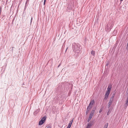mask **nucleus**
I'll use <instances>...</instances> for the list:
<instances>
[{"label": "nucleus", "instance_id": "f257e3e1", "mask_svg": "<svg viewBox=\"0 0 128 128\" xmlns=\"http://www.w3.org/2000/svg\"><path fill=\"white\" fill-rule=\"evenodd\" d=\"M72 48L75 53L74 56L76 57L78 56L80 53L82 49L80 45L78 44L73 43L72 45Z\"/></svg>", "mask_w": 128, "mask_h": 128}, {"label": "nucleus", "instance_id": "f03ea898", "mask_svg": "<svg viewBox=\"0 0 128 128\" xmlns=\"http://www.w3.org/2000/svg\"><path fill=\"white\" fill-rule=\"evenodd\" d=\"M113 24V22H112L108 23L106 28V30L107 32H109L110 30L112 28Z\"/></svg>", "mask_w": 128, "mask_h": 128}, {"label": "nucleus", "instance_id": "7ed1b4c3", "mask_svg": "<svg viewBox=\"0 0 128 128\" xmlns=\"http://www.w3.org/2000/svg\"><path fill=\"white\" fill-rule=\"evenodd\" d=\"M46 120V118L45 116H44L42 118L41 120L39 122L38 125H41Z\"/></svg>", "mask_w": 128, "mask_h": 128}, {"label": "nucleus", "instance_id": "20e7f679", "mask_svg": "<svg viewBox=\"0 0 128 128\" xmlns=\"http://www.w3.org/2000/svg\"><path fill=\"white\" fill-rule=\"evenodd\" d=\"M113 100L114 97L112 96L110 98L109 101V102L108 103V106L109 108L110 107V106L112 105Z\"/></svg>", "mask_w": 128, "mask_h": 128}, {"label": "nucleus", "instance_id": "39448f33", "mask_svg": "<svg viewBox=\"0 0 128 128\" xmlns=\"http://www.w3.org/2000/svg\"><path fill=\"white\" fill-rule=\"evenodd\" d=\"M110 93V92H107L106 91V94H105V96L104 98V99L106 100L107 99V98H108V95H109Z\"/></svg>", "mask_w": 128, "mask_h": 128}, {"label": "nucleus", "instance_id": "423d86ee", "mask_svg": "<svg viewBox=\"0 0 128 128\" xmlns=\"http://www.w3.org/2000/svg\"><path fill=\"white\" fill-rule=\"evenodd\" d=\"M93 124L92 122H90L88 124L86 128H90L92 125Z\"/></svg>", "mask_w": 128, "mask_h": 128}, {"label": "nucleus", "instance_id": "0eeeda50", "mask_svg": "<svg viewBox=\"0 0 128 128\" xmlns=\"http://www.w3.org/2000/svg\"><path fill=\"white\" fill-rule=\"evenodd\" d=\"M112 86L110 84L109 85L108 88H107V90L106 92H110V90L112 88Z\"/></svg>", "mask_w": 128, "mask_h": 128}, {"label": "nucleus", "instance_id": "6e6552de", "mask_svg": "<svg viewBox=\"0 0 128 128\" xmlns=\"http://www.w3.org/2000/svg\"><path fill=\"white\" fill-rule=\"evenodd\" d=\"M94 103L95 102L94 100H92L90 102L89 105L90 106H92V105L94 104Z\"/></svg>", "mask_w": 128, "mask_h": 128}, {"label": "nucleus", "instance_id": "1a4fd4ad", "mask_svg": "<svg viewBox=\"0 0 128 128\" xmlns=\"http://www.w3.org/2000/svg\"><path fill=\"white\" fill-rule=\"evenodd\" d=\"M40 109L36 110L34 112V115H36L38 114L40 111Z\"/></svg>", "mask_w": 128, "mask_h": 128}, {"label": "nucleus", "instance_id": "9d476101", "mask_svg": "<svg viewBox=\"0 0 128 128\" xmlns=\"http://www.w3.org/2000/svg\"><path fill=\"white\" fill-rule=\"evenodd\" d=\"M128 105V101L127 100H126V103L124 104V108L125 109H126L127 108Z\"/></svg>", "mask_w": 128, "mask_h": 128}, {"label": "nucleus", "instance_id": "9b49d317", "mask_svg": "<svg viewBox=\"0 0 128 128\" xmlns=\"http://www.w3.org/2000/svg\"><path fill=\"white\" fill-rule=\"evenodd\" d=\"M92 106H90L89 105L87 108L86 111L88 112L90 110V109L92 108Z\"/></svg>", "mask_w": 128, "mask_h": 128}, {"label": "nucleus", "instance_id": "f8f14e48", "mask_svg": "<svg viewBox=\"0 0 128 128\" xmlns=\"http://www.w3.org/2000/svg\"><path fill=\"white\" fill-rule=\"evenodd\" d=\"M92 106H90L89 105L87 108L86 111L88 112L90 110V109L92 108Z\"/></svg>", "mask_w": 128, "mask_h": 128}, {"label": "nucleus", "instance_id": "ddd939ff", "mask_svg": "<svg viewBox=\"0 0 128 128\" xmlns=\"http://www.w3.org/2000/svg\"><path fill=\"white\" fill-rule=\"evenodd\" d=\"M73 120V119H72L70 122L68 124V126H69L71 127V125L72 124Z\"/></svg>", "mask_w": 128, "mask_h": 128}, {"label": "nucleus", "instance_id": "4468645a", "mask_svg": "<svg viewBox=\"0 0 128 128\" xmlns=\"http://www.w3.org/2000/svg\"><path fill=\"white\" fill-rule=\"evenodd\" d=\"M91 54H92V55L94 56L95 54V52L93 50H92L91 51Z\"/></svg>", "mask_w": 128, "mask_h": 128}, {"label": "nucleus", "instance_id": "2eb2a0df", "mask_svg": "<svg viewBox=\"0 0 128 128\" xmlns=\"http://www.w3.org/2000/svg\"><path fill=\"white\" fill-rule=\"evenodd\" d=\"M108 126V123H107L105 124L103 128H107Z\"/></svg>", "mask_w": 128, "mask_h": 128}, {"label": "nucleus", "instance_id": "dca6fc26", "mask_svg": "<svg viewBox=\"0 0 128 128\" xmlns=\"http://www.w3.org/2000/svg\"><path fill=\"white\" fill-rule=\"evenodd\" d=\"M92 116H92L90 114L88 118H90L91 119V118H92Z\"/></svg>", "mask_w": 128, "mask_h": 128}, {"label": "nucleus", "instance_id": "f3484780", "mask_svg": "<svg viewBox=\"0 0 128 128\" xmlns=\"http://www.w3.org/2000/svg\"><path fill=\"white\" fill-rule=\"evenodd\" d=\"M94 112H95V110H92V111H91V113H93L94 114Z\"/></svg>", "mask_w": 128, "mask_h": 128}, {"label": "nucleus", "instance_id": "a211bd4d", "mask_svg": "<svg viewBox=\"0 0 128 128\" xmlns=\"http://www.w3.org/2000/svg\"><path fill=\"white\" fill-rule=\"evenodd\" d=\"M102 111V108L100 109L99 110V112L100 113H101Z\"/></svg>", "mask_w": 128, "mask_h": 128}, {"label": "nucleus", "instance_id": "6ab92c4d", "mask_svg": "<svg viewBox=\"0 0 128 128\" xmlns=\"http://www.w3.org/2000/svg\"><path fill=\"white\" fill-rule=\"evenodd\" d=\"M91 119L90 118H88V122H89L90 121V120H91Z\"/></svg>", "mask_w": 128, "mask_h": 128}, {"label": "nucleus", "instance_id": "aec40b11", "mask_svg": "<svg viewBox=\"0 0 128 128\" xmlns=\"http://www.w3.org/2000/svg\"><path fill=\"white\" fill-rule=\"evenodd\" d=\"M91 119L90 118H88V122H89L90 121V120H91Z\"/></svg>", "mask_w": 128, "mask_h": 128}, {"label": "nucleus", "instance_id": "412c9836", "mask_svg": "<svg viewBox=\"0 0 128 128\" xmlns=\"http://www.w3.org/2000/svg\"><path fill=\"white\" fill-rule=\"evenodd\" d=\"M94 114V113H91V112L90 114V115H92V116H93Z\"/></svg>", "mask_w": 128, "mask_h": 128}, {"label": "nucleus", "instance_id": "4be33fe9", "mask_svg": "<svg viewBox=\"0 0 128 128\" xmlns=\"http://www.w3.org/2000/svg\"><path fill=\"white\" fill-rule=\"evenodd\" d=\"M46 0H44V5L45 4Z\"/></svg>", "mask_w": 128, "mask_h": 128}, {"label": "nucleus", "instance_id": "5701e85b", "mask_svg": "<svg viewBox=\"0 0 128 128\" xmlns=\"http://www.w3.org/2000/svg\"><path fill=\"white\" fill-rule=\"evenodd\" d=\"M32 18H31V21H30V24H31V22H32Z\"/></svg>", "mask_w": 128, "mask_h": 128}, {"label": "nucleus", "instance_id": "b1692460", "mask_svg": "<svg viewBox=\"0 0 128 128\" xmlns=\"http://www.w3.org/2000/svg\"><path fill=\"white\" fill-rule=\"evenodd\" d=\"M126 48L127 49H128V43L127 44V46H126Z\"/></svg>", "mask_w": 128, "mask_h": 128}, {"label": "nucleus", "instance_id": "393cba45", "mask_svg": "<svg viewBox=\"0 0 128 128\" xmlns=\"http://www.w3.org/2000/svg\"><path fill=\"white\" fill-rule=\"evenodd\" d=\"M88 112L87 111H86V114H87L88 113Z\"/></svg>", "mask_w": 128, "mask_h": 128}, {"label": "nucleus", "instance_id": "a878e982", "mask_svg": "<svg viewBox=\"0 0 128 128\" xmlns=\"http://www.w3.org/2000/svg\"><path fill=\"white\" fill-rule=\"evenodd\" d=\"M47 128H51V127L50 126H48Z\"/></svg>", "mask_w": 128, "mask_h": 128}, {"label": "nucleus", "instance_id": "bb28decb", "mask_svg": "<svg viewBox=\"0 0 128 128\" xmlns=\"http://www.w3.org/2000/svg\"><path fill=\"white\" fill-rule=\"evenodd\" d=\"M109 110L108 111V112L107 113V114L108 115L109 113Z\"/></svg>", "mask_w": 128, "mask_h": 128}, {"label": "nucleus", "instance_id": "cd10ccee", "mask_svg": "<svg viewBox=\"0 0 128 128\" xmlns=\"http://www.w3.org/2000/svg\"><path fill=\"white\" fill-rule=\"evenodd\" d=\"M70 127L69 126H68L67 127V128H70Z\"/></svg>", "mask_w": 128, "mask_h": 128}, {"label": "nucleus", "instance_id": "c85d7f7f", "mask_svg": "<svg viewBox=\"0 0 128 128\" xmlns=\"http://www.w3.org/2000/svg\"><path fill=\"white\" fill-rule=\"evenodd\" d=\"M60 65V64H59V65L58 66V67H59Z\"/></svg>", "mask_w": 128, "mask_h": 128}, {"label": "nucleus", "instance_id": "c756f323", "mask_svg": "<svg viewBox=\"0 0 128 128\" xmlns=\"http://www.w3.org/2000/svg\"><path fill=\"white\" fill-rule=\"evenodd\" d=\"M108 64H106V66H107L108 65Z\"/></svg>", "mask_w": 128, "mask_h": 128}, {"label": "nucleus", "instance_id": "7c9ffc66", "mask_svg": "<svg viewBox=\"0 0 128 128\" xmlns=\"http://www.w3.org/2000/svg\"><path fill=\"white\" fill-rule=\"evenodd\" d=\"M120 0L121 1H122V0Z\"/></svg>", "mask_w": 128, "mask_h": 128}]
</instances>
